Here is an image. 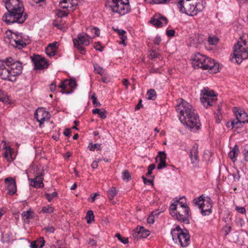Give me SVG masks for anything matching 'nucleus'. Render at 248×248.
Returning <instances> with one entry per match:
<instances>
[{
    "label": "nucleus",
    "instance_id": "1",
    "mask_svg": "<svg viewBox=\"0 0 248 248\" xmlns=\"http://www.w3.org/2000/svg\"><path fill=\"white\" fill-rule=\"evenodd\" d=\"M178 104L175 106L176 111L179 113L180 122L187 126L192 131L195 132L201 128L198 115L194 107L182 98L177 100Z\"/></svg>",
    "mask_w": 248,
    "mask_h": 248
},
{
    "label": "nucleus",
    "instance_id": "2",
    "mask_svg": "<svg viewBox=\"0 0 248 248\" xmlns=\"http://www.w3.org/2000/svg\"><path fill=\"white\" fill-rule=\"evenodd\" d=\"M7 10L2 17V20L6 24L10 25L15 23L22 24L28 17L24 13V7L20 0H3Z\"/></svg>",
    "mask_w": 248,
    "mask_h": 248
},
{
    "label": "nucleus",
    "instance_id": "3",
    "mask_svg": "<svg viewBox=\"0 0 248 248\" xmlns=\"http://www.w3.org/2000/svg\"><path fill=\"white\" fill-rule=\"evenodd\" d=\"M22 63L12 57L0 60V78L3 80L15 82L16 77L22 73Z\"/></svg>",
    "mask_w": 248,
    "mask_h": 248
},
{
    "label": "nucleus",
    "instance_id": "4",
    "mask_svg": "<svg viewBox=\"0 0 248 248\" xmlns=\"http://www.w3.org/2000/svg\"><path fill=\"white\" fill-rule=\"evenodd\" d=\"M192 64L195 68H200L203 70H208L211 74H216L219 71V65L214 60L197 53L192 57Z\"/></svg>",
    "mask_w": 248,
    "mask_h": 248
},
{
    "label": "nucleus",
    "instance_id": "5",
    "mask_svg": "<svg viewBox=\"0 0 248 248\" xmlns=\"http://www.w3.org/2000/svg\"><path fill=\"white\" fill-rule=\"evenodd\" d=\"M170 213L171 217L178 221L186 224L189 223L191 212L189 207H177V204L171 203L170 206Z\"/></svg>",
    "mask_w": 248,
    "mask_h": 248
},
{
    "label": "nucleus",
    "instance_id": "6",
    "mask_svg": "<svg viewBox=\"0 0 248 248\" xmlns=\"http://www.w3.org/2000/svg\"><path fill=\"white\" fill-rule=\"evenodd\" d=\"M233 55L237 63H240L243 60L248 59V45L242 37H240L234 45Z\"/></svg>",
    "mask_w": 248,
    "mask_h": 248
},
{
    "label": "nucleus",
    "instance_id": "7",
    "mask_svg": "<svg viewBox=\"0 0 248 248\" xmlns=\"http://www.w3.org/2000/svg\"><path fill=\"white\" fill-rule=\"evenodd\" d=\"M106 5L109 7L113 12L124 15L130 11L128 0H107Z\"/></svg>",
    "mask_w": 248,
    "mask_h": 248
},
{
    "label": "nucleus",
    "instance_id": "8",
    "mask_svg": "<svg viewBox=\"0 0 248 248\" xmlns=\"http://www.w3.org/2000/svg\"><path fill=\"white\" fill-rule=\"evenodd\" d=\"M195 205H198L203 216L209 215L212 212V204L210 197H205L203 195L193 200Z\"/></svg>",
    "mask_w": 248,
    "mask_h": 248
},
{
    "label": "nucleus",
    "instance_id": "9",
    "mask_svg": "<svg viewBox=\"0 0 248 248\" xmlns=\"http://www.w3.org/2000/svg\"><path fill=\"white\" fill-rule=\"evenodd\" d=\"M202 97L201 101L203 106L207 108L214 105L217 101V95L213 90H210L208 88H205L202 91Z\"/></svg>",
    "mask_w": 248,
    "mask_h": 248
},
{
    "label": "nucleus",
    "instance_id": "10",
    "mask_svg": "<svg viewBox=\"0 0 248 248\" xmlns=\"http://www.w3.org/2000/svg\"><path fill=\"white\" fill-rule=\"evenodd\" d=\"M31 59L35 70H44L47 68L49 66L48 61L40 55L33 54L31 57Z\"/></svg>",
    "mask_w": 248,
    "mask_h": 248
},
{
    "label": "nucleus",
    "instance_id": "11",
    "mask_svg": "<svg viewBox=\"0 0 248 248\" xmlns=\"http://www.w3.org/2000/svg\"><path fill=\"white\" fill-rule=\"evenodd\" d=\"M34 117L39 122V125H41L46 119L49 118V115L48 112L46 111L44 108H40L36 110L34 113Z\"/></svg>",
    "mask_w": 248,
    "mask_h": 248
},
{
    "label": "nucleus",
    "instance_id": "12",
    "mask_svg": "<svg viewBox=\"0 0 248 248\" xmlns=\"http://www.w3.org/2000/svg\"><path fill=\"white\" fill-rule=\"evenodd\" d=\"M150 233L149 230L145 229L143 226H140L133 230L132 235L134 238L139 239L147 237Z\"/></svg>",
    "mask_w": 248,
    "mask_h": 248
},
{
    "label": "nucleus",
    "instance_id": "13",
    "mask_svg": "<svg viewBox=\"0 0 248 248\" xmlns=\"http://www.w3.org/2000/svg\"><path fill=\"white\" fill-rule=\"evenodd\" d=\"M5 183L8 190V194L13 195L16 192V184L15 179L12 177H8L5 179Z\"/></svg>",
    "mask_w": 248,
    "mask_h": 248
},
{
    "label": "nucleus",
    "instance_id": "14",
    "mask_svg": "<svg viewBox=\"0 0 248 248\" xmlns=\"http://www.w3.org/2000/svg\"><path fill=\"white\" fill-rule=\"evenodd\" d=\"M233 111L236 120H238L241 122L248 123V115L244 109L235 107L233 108Z\"/></svg>",
    "mask_w": 248,
    "mask_h": 248
},
{
    "label": "nucleus",
    "instance_id": "15",
    "mask_svg": "<svg viewBox=\"0 0 248 248\" xmlns=\"http://www.w3.org/2000/svg\"><path fill=\"white\" fill-rule=\"evenodd\" d=\"M198 154V145L195 144L191 148L189 155L191 163L193 164L194 166H197L199 163L200 160Z\"/></svg>",
    "mask_w": 248,
    "mask_h": 248
},
{
    "label": "nucleus",
    "instance_id": "16",
    "mask_svg": "<svg viewBox=\"0 0 248 248\" xmlns=\"http://www.w3.org/2000/svg\"><path fill=\"white\" fill-rule=\"evenodd\" d=\"M150 22L156 27H161L167 24L168 20L165 17L155 15L150 20Z\"/></svg>",
    "mask_w": 248,
    "mask_h": 248
},
{
    "label": "nucleus",
    "instance_id": "17",
    "mask_svg": "<svg viewBox=\"0 0 248 248\" xmlns=\"http://www.w3.org/2000/svg\"><path fill=\"white\" fill-rule=\"evenodd\" d=\"M177 240L182 247L187 246L190 242V236L187 230H183L180 235H177Z\"/></svg>",
    "mask_w": 248,
    "mask_h": 248
},
{
    "label": "nucleus",
    "instance_id": "18",
    "mask_svg": "<svg viewBox=\"0 0 248 248\" xmlns=\"http://www.w3.org/2000/svg\"><path fill=\"white\" fill-rule=\"evenodd\" d=\"M90 38L85 34H78L76 38L73 39L74 45H77L78 44L80 45H85V46H88L90 43Z\"/></svg>",
    "mask_w": 248,
    "mask_h": 248
},
{
    "label": "nucleus",
    "instance_id": "19",
    "mask_svg": "<svg viewBox=\"0 0 248 248\" xmlns=\"http://www.w3.org/2000/svg\"><path fill=\"white\" fill-rule=\"evenodd\" d=\"M31 182V185L35 188H41L44 186L43 175L41 172L40 174L35 177L33 179H29Z\"/></svg>",
    "mask_w": 248,
    "mask_h": 248
},
{
    "label": "nucleus",
    "instance_id": "20",
    "mask_svg": "<svg viewBox=\"0 0 248 248\" xmlns=\"http://www.w3.org/2000/svg\"><path fill=\"white\" fill-rule=\"evenodd\" d=\"M87 32L85 33V34L88 36V38H90L91 40L95 37H97L99 36L100 34V30L97 27H93V26H90L86 29Z\"/></svg>",
    "mask_w": 248,
    "mask_h": 248
},
{
    "label": "nucleus",
    "instance_id": "21",
    "mask_svg": "<svg viewBox=\"0 0 248 248\" xmlns=\"http://www.w3.org/2000/svg\"><path fill=\"white\" fill-rule=\"evenodd\" d=\"M4 152L3 155L4 157L9 162H11L14 160L13 157V149L9 145H5L4 148Z\"/></svg>",
    "mask_w": 248,
    "mask_h": 248
},
{
    "label": "nucleus",
    "instance_id": "22",
    "mask_svg": "<svg viewBox=\"0 0 248 248\" xmlns=\"http://www.w3.org/2000/svg\"><path fill=\"white\" fill-rule=\"evenodd\" d=\"M58 43L55 42L49 44L46 48V53L48 56H53L56 55L58 49Z\"/></svg>",
    "mask_w": 248,
    "mask_h": 248
},
{
    "label": "nucleus",
    "instance_id": "23",
    "mask_svg": "<svg viewBox=\"0 0 248 248\" xmlns=\"http://www.w3.org/2000/svg\"><path fill=\"white\" fill-rule=\"evenodd\" d=\"M159 158V162L157 165V169L160 170L163 168H164L166 167V154L165 152H159V155H157L156 158Z\"/></svg>",
    "mask_w": 248,
    "mask_h": 248
},
{
    "label": "nucleus",
    "instance_id": "24",
    "mask_svg": "<svg viewBox=\"0 0 248 248\" xmlns=\"http://www.w3.org/2000/svg\"><path fill=\"white\" fill-rule=\"evenodd\" d=\"M68 86L70 88V90L62 91V93L70 94L72 93L77 86V82L75 79H66Z\"/></svg>",
    "mask_w": 248,
    "mask_h": 248
},
{
    "label": "nucleus",
    "instance_id": "25",
    "mask_svg": "<svg viewBox=\"0 0 248 248\" xmlns=\"http://www.w3.org/2000/svg\"><path fill=\"white\" fill-rule=\"evenodd\" d=\"M239 153V147L237 145H235L232 149L229 152V156L230 158L234 162L236 161V157H237Z\"/></svg>",
    "mask_w": 248,
    "mask_h": 248
},
{
    "label": "nucleus",
    "instance_id": "26",
    "mask_svg": "<svg viewBox=\"0 0 248 248\" xmlns=\"http://www.w3.org/2000/svg\"><path fill=\"white\" fill-rule=\"evenodd\" d=\"M183 230L181 229L179 226H177L176 228L171 231V234L173 240H177V235H180V233L183 232Z\"/></svg>",
    "mask_w": 248,
    "mask_h": 248
},
{
    "label": "nucleus",
    "instance_id": "27",
    "mask_svg": "<svg viewBox=\"0 0 248 248\" xmlns=\"http://www.w3.org/2000/svg\"><path fill=\"white\" fill-rule=\"evenodd\" d=\"M34 213L31 211V209L26 211H24L21 214V217L24 220H30L33 217Z\"/></svg>",
    "mask_w": 248,
    "mask_h": 248
},
{
    "label": "nucleus",
    "instance_id": "28",
    "mask_svg": "<svg viewBox=\"0 0 248 248\" xmlns=\"http://www.w3.org/2000/svg\"><path fill=\"white\" fill-rule=\"evenodd\" d=\"M118 191L115 187L112 186L108 191V196L109 200L112 201L114 198L117 195Z\"/></svg>",
    "mask_w": 248,
    "mask_h": 248
},
{
    "label": "nucleus",
    "instance_id": "29",
    "mask_svg": "<svg viewBox=\"0 0 248 248\" xmlns=\"http://www.w3.org/2000/svg\"><path fill=\"white\" fill-rule=\"evenodd\" d=\"M14 41L15 43V45H13L16 47L18 48V49H21L23 47H25L27 44L23 41L22 40L18 39H14Z\"/></svg>",
    "mask_w": 248,
    "mask_h": 248
},
{
    "label": "nucleus",
    "instance_id": "30",
    "mask_svg": "<svg viewBox=\"0 0 248 248\" xmlns=\"http://www.w3.org/2000/svg\"><path fill=\"white\" fill-rule=\"evenodd\" d=\"M174 203L177 204V207H181L183 208L189 207L187 205L186 199L180 198L179 200L174 202Z\"/></svg>",
    "mask_w": 248,
    "mask_h": 248
},
{
    "label": "nucleus",
    "instance_id": "31",
    "mask_svg": "<svg viewBox=\"0 0 248 248\" xmlns=\"http://www.w3.org/2000/svg\"><path fill=\"white\" fill-rule=\"evenodd\" d=\"M92 112L93 114H98L100 117L102 119H105L107 117L106 113L107 111L104 110L103 111H101L100 108H95L92 110Z\"/></svg>",
    "mask_w": 248,
    "mask_h": 248
},
{
    "label": "nucleus",
    "instance_id": "32",
    "mask_svg": "<svg viewBox=\"0 0 248 248\" xmlns=\"http://www.w3.org/2000/svg\"><path fill=\"white\" fill-rule=\"evenodd\" d=\"M148 100H155L156 97V93L154 89H150L147 93Z\"/></svg>",
    "mask_w": 248,
    "mask_h": 248
},
{
    "label": "nucleus",
    "instance_id": "33",
    "mask_svg": "<svg viewBox=\"0 0 248 248\" xmlns=\"http://www.w3.org/2000/svg\"><path fill=\"white\" fill-rule=\"evenodd\" d=\"M94 70L95 73L101 76H103L105 73V70L97 64L94 65Z\"/></svg>",
    "mask_w": 248,
    "mask_h": 248
},
{
    "label": "nucleus",
    "instance_id": "34",
    "mask_svg": "<svg viewBox=\"0 0 248 248\" xmlns=\"http://www.w3.org/2000/svg\"><path fill=\"white\" fill-rule=\"evenodd\" d=\"M9 98L5 92L0 89V101L6 103L8 102Z\"/></svg>",
    "mask_w": 248,
    "mask_h": 248
},
{
    "label": "nucleus",
    "instance_id": "35",
    "mask_svg": "<svg viewBox=\"0 0 248 248\" xmlns=\"http://www.w3.org/2000/svg\"><path fill=\"white\" fill-rule=\"evenodd\" d=\"M69 4L70 5V6L69 7V9L68 10V11H74L76 9L77 6H78L77 0H70Z\"/></svg>",
    "mask_w": 248,
    "mask_h": 248
},
{
    "label": "nucleus",
    "instance_id": "36",
    "mask_svg": "<svg viewBox=\"0 0 248 248\" xmlns=\"http://www.w3.org/2000/svg\"><path fill=\"white\" fill-rule=\"evenodd\" d=\"M41 212L44 213H52L54 212V208L50 205L42 207Z\"/></svg>",
    "mask_w": 248,
    "mask_h": 248
},
{
    "label": "nucleus",
    "instance_id": "37",
    "mask_svg": "<svg viewBox=\"0 0 248 248\" xmlns=\"http://www.w3.org/2000/svg\"><path fill=\"white\" fill-rule=\"evenodd\" d=\"M86 218L88 223H90L91 221L94 220V215L92 211L90 210L87 212Z\"/></svg>",
    "mask_w": 248,
    "mask_h": 248
},
{
    "label": "nucleus",
    "instance_id": "38",
    "mask_svg": "<svg viewBox=\"0 0 248 248\" xmlns=\"http://www.w3.org/2000/svg\"><path fill=\"white\" fill-rule=\"evenodd\" d=\"M122 178L123 180L129 181L131 179V176L127 170H124L122 173Z\"/></svg>",
    "mask_w": 248,
    "mask_h": 248
},
{
    "label": "nucleus",
    "instance_id": "39",
    "mask_svg": "<svg viewBox=\"0 0 248 248\" xmlns=\"http://www.w3.org/2000/svg\"><path fill=\"white\" fill-rule=\"evenodd\" d=\"M70 0H62L60 2V6L62 9H69L70 6H68V2H70Z\"/></svg>",
    "mask_w": 248,
    "mask_h": 248
},
{
    "label": "nucleus",
    "instance_id": "40",
    "mask_svg": "<svg viewBox=\"0 0 248 248\" xmlns=\"http://www.w3.org/2000/svg\"><path fill=\"white\" fill-rule=\"evenodd\" d=\"M115 237L124 244H126L128 243V238L122 237L119 233H116Z\"/></svg>",
    "mask_w": 248,
    "mask_h": 248
},
{
    "label": "nucleus",
    "instance_id": "41",
    "mask_svg": "<svg viewBox=\"0 0 248 248\" xmlns=\"http://www.w3.org/2000/svg\"><path fill=\"white\" fill-rule=\"evenodd\" d=\"M245 124L244 122H241L238 120H234V128L235 130L241 129L243 127V124Z\"/></svg>",
    "mask_w": 248,
    "mask_h": 248
},
{
    "label": "nucleus",
    "instance_id": "42",
    "mask_svg": "<svg viewBox=\"0 0 248 248\" xmlns=\"http://www.w3.org/2000/svg\"><path fill=\"white\" fill-rule=\"evenodd\" d=\"M68 87V84L67 82H66V79L61 81V83L59 85V87L62 89V91H61L62 93V91H69V90L66 89Z\"/></svg>",
    "mask_w": 248,
    "mask_h": 248
},
{
    "label": "nucleus",
    "instance_id": "43",
    "mask_svg": "<svg viewBox=\"0 0 248 248\" xmlns=\"http://www.w3.org/2000/svg\"><path fill=\"white\" fill-rule=\"evenodd\" d=\"M57 196L58 194L56 192H54L51 194L47 193H45V196L48 202H51L54 197H56Z\"/></svg>",
    "mask_w": 248,
    "mask_h": 248
},
{
    "label": "nucleus",
    "instance_id": "44",
    "mask_svg": "<svg viewBox=\"0 0 248 248\" xmlns=\"http://www.w3.org/2000/svg\"><path fill=\"white\" fill-rule=\"evenodd\" d=\"M88 148H89L90 150L91 151H94L95 150V149L96 148L97 150H101V144H90V145L88 146Z\"/></svg>",
    "mask_w": 248,
    "mask_h": 248
},
{
    "label": "nucleus",
    "instance_id": "45",
    "mask_svg": "<svg viewBox=\"0 0 248 248\" xmlns=\"http://www.w3.org/2000/svg\"><path fill=\"white\" fill-rule=\"evenodd\" d=\"M82 45H80L79 44H78L77 45H74L75 47H76L79 52L81 54H85L86 52V49L85 48L81 46Z\"/></svg>",
    "mask_w": 248,
    "mask_h": 248
},
{
    "label": "nucleus",
    "instance_id": "46",
    "mask_svg": "<svg viewBox=\"0 0 248 248\" xmlns=\"http://www.w3.org/2000/svg\"><path fill=\"white\" fill-rule=\"evenodd\" d=\"M39 248H43L45 245V240L43 237H40L38 240L35 241Z\"/></svg>",
    "mask_w": 248,
    "mask_h": 248
},
{
    "label": "nucleus",
    "instance_id": "47",
    "mask_svg": "<svg viewBox=\"0 0 248 248\" xmlns=\"http://www.w3.org/2000/svg\"><path fill=\"white\" fill-rule=\"evenodd\" d=\"M142 179H143V182L145 185H150L151 186H153V179L154 177L152 179H147L144 175L142 176Z\"/></svg>",
    "mask_w": 248,
    "mask_h": 248
},
{
    "label": "nucleus",
    "instance_id": "48",
    "mask_svg": "<svg viewBox=\"0 0 248 248\" xmlns=\"http://www.w3.org/2000/svg\"><path fill=\"white\" fill-rule=\"evenodd\" d=\"M208 41L210 45H214L217 44L218 39L217 37H212L209 36L208 38Z\"/></svg>",
    "mask_w": 248,
    "mask_h": 248
},
{
    "label": "nucleus",
    "instance_id": "49",
    "mask_svg": "<svg viewBox=\"0 0 248 248\" xmlns=\"http://www.w3.org/2000/svg\"><path fill=\"white\" fill-rule=\"evenodd\" d=\"M149 58L150 59H153L156 58H158L159 56V54L155 52L154 50H151L149 51Z\"/></svg>",
    "mask_w": 248,
    "mask_h": 248
},
{
    "label": "nucleus",
    "instance_id": "50",
    "mask_svg": "<svg viewBox=\"0 0 248 248\" xmlns=\"http://www.w3.org/2000/svg\"><path fill=\"white\" fill-rule=\"evenodd\" d=\"M94 47L96 50H99L100 52H102L104 49V47L101 46L100 42H95Z\"/></svg>",
    "mask_w": 248,
    "mask_h": 248
},
{
    "label": "nucleus",
    "instance_id": "51",
    "mask_svg": "<svg viewBox=\"0 0 248 248\" xmlns=\"http://www.w3.org/2000/svg\"><path fill=\"white\" fill-rule=\"evenodd\" d=\"M155 168V165L154 164H151L148 167V171L146 174V175L147 176L149 175H151L152 173V171Z\"/></svg>",
    "mask_w": 248,
    "mask_h": 248
},
{
    "label": "nucleus",
    "instance_id": "52",
    "mask_svg": "<svg viewBox=\"0 0 248 248\" xmlns=\"http://www.w3.org/2000/svg\"><path fill=\"white\" fill-rule=\"evenodd\" d=\"M93 100V103L95 107H100L101 104L100 102L97 101V98L95 96V94L94 93L91 97Z\"/></svg>",
    "mask_w": 248,
    "mask_h": 248
},
{
    "label": "nucleus",
    "instance_id": "53",
    "mask_svg": "<svg viewBox=\"0 0 248 248\" xmlns=\"http://www.w3.org/2000/svg\"><path fill=\"white\" fill-rule=\"evenodd\" d=\"M44 230L46 231L47 232L49 233H54L55 231V228L52 226H49L47 227H46L44 228Z\"/></svg>",
    "mask_w": 248,
    "mask_h": 248
},
{
    "label": "nucleus",
    "instance_id": "54",
    "mask_svg": "<svg viewBox=\"0 0 248 248\" xmlns=\"http://www.w3.org/2000/svg\"><path fill=\"white\" fill-rule=\"evenodd\" d=\"M175 31L174 30H167L166 31V34L168 37H173L174 36Z\"/></svg>",
    "mask_w": 248,
    "mask_h": 248
},
{
    "label": "nucleus",
    "instance_id": "55",
    "mask_svg": "<svg viewBox=\"0 0 248 248\" xmlns=\"http://www.w3.org/2000/svg\"><path fill=\"white\" fill-rule=\"evenodd\" d=\"M236 210L240 213L245 214L246 213V209L244 207L236 206Z\"/></svg>",
    "mask_w": 248,
    "mask_h": 248
},
{
    "label": "nucleus",
    "instance_id": "56",
    "mask_svg": "<svg viewBox=\"0 0 248 248\" xmlns=\"http://www.w3.org/2000/svg\"><path fill=\"white\" fill-rule=\"evenodd\" d=\"M121 41H120L119 43L121 44H123L124 46L126 45L125 43V41L127 39V37L124 34L120 37Z\"/></svg>",
    "mask_w": 248,
    "mask_h": 248
},
{
    "label": "nucleus",
    "instance_id": "57",
    "mask_svg": "<svg viewBox=\"0 0 248 248\" xmlns=\"http://www.w3.org/2000/svg\"><path fill=\"white\" fill-rule=\"evenodd\" d=\"M232 175L233 177L234 181H236L239 180L240 178V175L238 170H236L235 172H233Z\"/></svg>",
    "mask_w": 248,
    "mask_h": 248
},
{
    "label": "nucleus",
    "instance_id": "58",
    "mask_svg": "<svg viewBox=\"0 0 248 248\" xmlns=\"http://www.w3.org/2000/svg\"><path fill=\"white\" fill-rule=\"evenodd\" d=\"M147 221L150 224H153L155 222L154 216L153 215L149 216L147 218Z\"/></svg>",
    "mask_w": 248,
    "mask_h": 248
},
{
    "label": "nucleus",
    "instance_id": "59",
    "mask_svg": "<svg viewBox=\"0 0 248 248\" xmlns=\"http://www.w3.org/2000/svg\"><path fill=\"white\" fill-rule=\"evenodd\" d=\"M222 117V116L221 114L215 113V118L217 123H219L220 122Z\"/></svg>",
    "mask_w": 248,
    "mask_h": 248
},
{
    "label": "nucleus",
    "instance_id": "60",
    "mask_svg": "<svg viewBox=\"0 0 248 248\" xmlns=\"http://www.w3.org/2000/svg\"><path fill=\"white\" fill-rule=\"evenodd\" d=\"M231 229H232V228L231 226H225L224 228H223V230H224L225 232V235H228L229 232H231Z\"/></svg>",
    "mask_w": 248,
    "mask_h": 248
},
{
    "label": "nucleus",
    "instance_id": "61",
    "mask_svg": "<svg viewBox=\"0 0 248 248\" xmlns=\"http://www.w3.org/2000/svg\"><path fill=\"white\" fill-rule=\"evenodd\" d=\"M56 245L58 246L57 247H60V248H64V244L62 241H57L56 242Z\"/></svg>",
    "mask_w": 248,
    "mask_h": 248
},
{
    "label": "nucleus",
    "instance_id": "62",
    "mask_svg": "<svg viewBox=\"0 0 248 248\" xmlns=\"http://www.w3.org/2000/svg\"><path fill=\"white\" fill-rule=\"evenodd\" d=\"M234 120L233 121H231V122H228L227 123H226V126L228 127V128H230L231 127L232 129H233L234 128Z\"/></svg>",
    "mask_w": 248,
    "mask_h": 248
},
{
    "label": "nucleus",
    "instance_id": "63",
    "mask_svg": "<svg viewBox=\"0 0 248 248\" xmlns=\"http://www.w3.org/2000/svg\"><path fill=\"white\" fill-rule=\"evenodd\" d=\"M68 12L61 11L60 12V13H59V16H60V17H65V16H68Z\"/></svg>",
    "mask_w": 248,
    "mask_h": 248
},
{
    "label": "nucleus",
    "instance_id": "64",
    "mask_svg": "<svg viewBox=\"0 0 248 248\" xmlns=\"http://www.w3.org/2000/svg\"><path fill=\"white\" fill-rule=\"evenodd\" d=\"M71 133V129H69V128L66 129L63 132V134L66 137H69V136H70Z\"/></svg>",
    "mask_w": 248,
    "mask_h": 248
}]
</instances>
